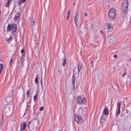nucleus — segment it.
Returning <instances> with one entry per match:
<instances>
[{
  "label": "nucleus",
  "instance_id": "20e7f679",
  "mask_svg": "<svg viewBox=\"0 0 131 131\" xmlns=\"http://www.w3.org/2000/svg\"><path fill=\"white\" fill-rule=\"evenodd\" d=\"M108 16L109 17L111 18L114 19L115 18L114 8H112L110 10L108 13Z\"/></svg>",
  "mask_w": 131,
  "mask_h": 131
},
{
  "label": "nucleus",
  "instance_id": "a19ab883",
  "mask_svg": "<svg viewBox=\"0 0 131 131\" xmlns=\"http://www.w3.org/2000/svg\"><path fill=\"white\" fill-rule=\"evenodd\" d=\"M73 89H74L75 88V85H74V84H73Z\"/></svg>",
  "mask_w": 131,
  "mask_h": 131
},
{
  "label": "nucleus",
  "instance_id": "c03bdc74",
  "mask_svg": "<svg viewBox=\"0 0 131 131\" xmlns=\"http://www.w3.org/2000/svg\"><path fill=\"white\" fill-rule=\"evenodd\" d=\"M9 38L11 40V39H12V37L11 36H10L9 37Z\"/></svg>",
  "mask_w": 131,
  "mask_h": 131
},
{
  "label": "nucleus",
  "instance_id": "393cba45",
  "mask_svg": "<svg viewBox=\"0 0 131 131\" xmlns=\"http://www.w3.org/2000/svg\"><path fill=\"white\" fill-rule=\"evenodd\" d=\"M35 21L32 19L31 21V24L32 25H35V24H34Z\"/></svg>",
  "mask_w": 131,
  "mask_h": 131
},
{
  "label": "nucleus",
  "instance_id": "864d4df0",
  "mask_svg": "<svg viewBox=\"0 0 131 131\" xmlns=\"http://www.w3.org/2000/svg\"><path fill=\"white\" fill-rule=\"evenodd\" d=\"M117 57V56L115 54V58Z\"/></svg>",
  "mask_w": 131,
  "mask_h": 131
},
{
  "label": "nucleus",
  "instance_id": "6e6d98bb",
  "mask_svg": "<svg viewBox=\"0 0 131 131\" xmlns=\"http://www.w3.org/2000/svg\"><path fill=\"white\" fill-rule=\"evenodd\" d=\"M128 118V117H127V118H125V119H126V120H127V119Z\"/></svg>",
  "mask_w": 131,
  "mask_h": 131
},
{
  "label": "nucleus",
  "instance_id": "bb28decb",
  "mask_svg": "<svg viewBox=\"0 0 131 131\" xmlns=\"http://www.w3.org/2000/svg\"><path fill=\"white\" fill-rule=\"evenodd\" d=\"M37 94H35V95L33 97V99H34V101L35 102L36 100L37 99Z\"/></svg>",
  "mask_w": 131,
  "mask_h": 131
},
{
  "label": "nucleus",
  "instance_id": "bf43d9fd",
  "mask_svg": "<svg viewBox=\"0 0 131 131\" xmlns=\"http://www.w3.org/2000/svg\"><path fill=\"white\" fill-rule=\"evenodd\" d=\"M113 57H115V55H114V56H113Z\"/></svg>",
  "mask_w": 131,
  "mask_h": 131
},
{
  "label": "nucleus",
  "instance_id": "e433bc0d",
  "mask_svg": "<svg viewBox=\"0 0 131 131\" xmlns=\"http://www.w3.org/2000/svg\"><path fill=\"white\" fill-rule=\"evenodd\" d=\"M21 52L22 53H24L25 51L23 49H22L21 50Z\"/></svg>",
  "mask_w": 131,
  "mask_h": 131
},
{
  "label": "nucleus",
  "instance_id": "6e6552de",
  "mask_svg": "<svg viewBox=\"0 0 131 131\" xmlns=\"http://www.w3.org/2000/svg\"><path fill=\"white\" fill-rule=\"evenodd\" d=\"M82 66V62H79L78 65V74H79L80 71L81 70Z\"/></svg>",
  "mask_w": 131,
  "mask_h": 131
},
{
  "label": "nucleus",
  "instance_id": "423d86ee",
  "mask_svg": "<svg viewBox=\"0 0 131 131\" xmlns=\"http://www.w3.org/2000/svg\"><path fill=\"white\" fill-rule=\"evenodd\" d=\"M107 118V116L102 114L100 118V122L101 124H103L106 121Z\"/></svg>",
  "mask_w": 131,
  "mask_h": 131
},
{
  "label": "nucleus",
  "instance_id": "9b49d317",
  "mask_svg": "<svg viewBox=\"0 0 131 131\" xmlns=\"http://www.w3.org/2000/svg\"><path fill=\"white\" fill-rule=\"evenodd\" d=\"M122 88V87L121 85L119 86L118 84H116L115 85V88L116 90L119 92H120L121 91Z\"/></svg>",
  "mask_w": 131,
  "mask_h": 131
},
{
  "label": "nucleus",
  "instance_id": "7c9ffc66",
  "mask_svg": "<svg viewBox=\"0 0 131 131\" xmlns=\"http://www.w3.org/2000/svg\"><path fill=\"white\" fill-rule=\"evenodd\" d=\"M44 107L43 106H42L40 107L39 110L40 111H42L43 110V109Z\"/></svg>",
  "mask_w": 131,
  "mask_h": 131
},
{
  "label": "nucleus",
  "instance_id": "09e8293b",
  "mask_svg": "<svg viewBox=\"0 0 131 131\" xmlns=\"http://www.w3.org/2000/svg\"><path fill=\"white\" fill-rule=\"evenodd\" d=\"M27 99L29 97V95H28V94H27Z\"/></svg>",
  "mask_w": 131,
  "mask_h": 131
},
{
  "label": "nucleus",
  "instance_id": "79ce46f5",
  "mask_svg": "<svg viewBox=\"0 0 131 131\" xmlns=\"http://www.w3.org/2000/svg\"><path fill=\"white\" fill-rule=\"evenodd\" d=\"M86 16H88V14L86 12L85 13V14H84Z\"/></svg>",
  "mask_w": 131,
  "mask_h": 131
},
{
  "label": "nucleus",
  "instance_id": "b1692460",
  "mask_svg": "<svg viewBox=\"0 0 131 131\" xmlns=\"http://www.w3.org/2000/svg\"><path fill=\"white\" fill-rule=\"evenodd\" d=\"M31 123V121H30L28 123V124H27V127H28V128L29 129V131H32V130L30 129V126H29L30 124Z\"/></svg>",
  "mask_w": 131,
  "mask_h": 131
},
{
  "label": "nucleus",
  "instance_id": "58836bf2",
  "mask_svg": "<svg viewBox=\"0 0 131 131\" xmlns=\"http://www.w3.org/2000/svg\"><path fill=\"white\" fill-rule=\"evenodd\" d=\"M70 15H68V16H67V18L66 19L67 20H68L69 19L70 17Z\"/></svg>",
  "mask_w": 131,
  "mask_h": 131
},
{
  "label": "nucleus",
  "instance_id": "c85d7f7f",
  "mask_svg": "<svg viewBox=\"0 0 131 131\" xmlns=\"http://www.w3.org/2000/svg\"><path fill=\"white\" fill-rule=\"evenodd\" d=\"M9 4H10V3L7 2V3L5 5V6L6 7H7L8 8H9Z\"/></svg>",
  "mask_w": 131,
  "mask_h": 131
},
{
  "label": "nucleus",
  "instance_id": "8fccbe9b",
  "mask_svg": "<svg viewBox=\"0 0 131 131\" xmlns=\"http://www.w3.org/2000/svg\"><path fill=\"white\" fill-rule=\"evenodd\" d=\"M2 118L3 121V115H2Z\"/></svg>",
  "mask_w": 131,
  "mask_h": 131
},
{
  "label": "nucleus",
  "instance_id": "de8ad7c7",
  "mask_svg": "<svg viewBox=\"0 0 131 131\" xmlns=\"http://www.w3.org/2000/svg\"><path fill=\"white\" fill-rule=\"evenodd\" d=\"M12 60L13 59H11L10 60V62H12Z\"/></svg>",
  "mask_w": 131,
  "mask_h": 131
},
{
  "label": "nucleus",
  "instance_id": "412c9836",
  "mask_svg": "<svg viewBox=\"0 0 131 131\" xmlns=\"http://www.w3.org/2000/svg\"><path fill=\"white\" fill-rule=\"evenodd\" d=\"M26 0H21L19 2V4H18V5L19 4V6H20L21 5V4L23 3H24L26 1Z\"/></svg>",
  "mask_w": 131,
  "mask_h": 131
},
{
  "label": "nucleus",
  "instance_id": "ddd939ff",
  "mask_svg": "<svg viewBox=\"0 0 131 131\" xmlns=\"http://www.w3.org/2000/svg\"><path fill=\"white\" fill-rule=\"evenodd\" d=\"M81 103H80V104H83L85 103L86 102V98L85 97H83L82 98H81Z\"/></svg>",
  "mask_w": 131,
  "mask_h": 131
},
{
  "label": "nucleus",
  "instance_id": "f3484780",
  "mask_svg": "<svg viewBox=\"0 0 131 131\" xmlns=\"http://www.w3.org/2000/svg\"><path fill=\"white\" fill-rule=\"evenodd\" d=\"M20 16V13L18 12H17L15 14L14 19H16Z\"/></svg>",
  "mask_w": 131,
  "mask_h": 131
},
{
  "label": "nucleus",
  "instance_id": "9d476101",
  "mask_svg": "<svg viewBox=\"0 0 131 131\" xmlns=\"http://www.w3.org/2000/svg\"><path fill=\"white\" fill-rule=\"evenodd\" d=\"M76 68H74L73 69V74L72 76V84H74L75 83V78L74 75V73L75 72V69H76Z\"/></svg>",
  "mask_w": 131,
  "mask_h": 131
},
{
  "label": "nucleus",
  "instance_id": "5701e85b",
  "mask_svg": "<svg viewBox=\"0 0 131 131\" xmlns=\"http://www.w3.org/2000/svg\"><path fill=\"white\" fill-rule=\"evenodd\" d=\"M66 58H63V62L62 63V65L63 66H65V64L66 63Z\"/></svg>",
  "mask_w": 131,
  "mask_h": 131
},
{
  "label": "nucleus",
  "instance_id": "a878e982",
  "mask_svg": "<svg viewBox=\"0 0 131 131\" xmlns=\"http://www.w3.org/2000/svg\"><path fill=\"white\" fill-rule=\"evenodd\" d=\"M63 70L59 68L58 69V71L59 73L61 74H62V72L63 71Z\"/></svg>",
  "mask_w": 131,
  "mask_h": 131
},
{
  "label": "nucleus",
  "instance_id": "39448f33",
  "mask_svg": "<svg viewBox=\"0 0 131 131\" xmlns=\"http://www.w3.org/2000/svg\"><path fill=\"white\" fill-rule=\"evenodd\" d=\"M126 76V78H127V80L126 81V83L128 81L130 82L131 81V76L129 74H127L126 73H124L123 74L122 77L123 78Z\"/></svg>",
  "mask_w": 131,
  "mask_h": 131
},
{
  "label": "nucleus",
  "instance_id": "49530a36",
  "mask_svg": "<svg viewBox=\"0 0 131 131\" xmlns=\"http://www.w3.org/2000/svg\"><path fill=\"white\" fill-rule=\"evenodd\" d=\"M25 56H23L22 55V59L24 58H25Z\"/></svg>",
  "mask_w": 131,
  "mask_h": 131
},
{
  "label": "nucleus",
  "instance_id": "4468645a",
  "mask_svg": "<svg viewBox=\"0 0 131 131\" xmlns=\"http://www.w3.org/2000/svg\"><path fill=\"white\" fill-rule=\"evenodd\" d=\"M20 125L21 126L20 128L23 130H25L26 127V124L25 122H24L23 124V126H21V124H20Z\"/></svg>",
  "mask_w": 131,
  "mask_h": 131
},
{
  "label": "nucleus",
  "instance_id": "f704fd0d",
  "mask_svg": "<svg viewBox=\"0 0 131 131\" xmlns=\"http://www.w3.org/2000/svg\"><path fill=\"white\" fill-rule=\"evenodd\" d=\"M30 102H29V105H28V102H27V107H26V108L28 107H29L30 106Z\"/></svg>",
  "mask_w": 131,
  "mask_h": 131
},
{
  "label": "nucleus",
  "instance_id": "6ab92c4d",
  "mask_svg": "<svg viewBox=\"0 0 131 131\" xmlns=\"http://www.w3.org/2000/svg\"><path fill=\"white\" fill-rule=\"evenodd\" d=\"M120 113V108H117L116 113H115L116 115L117 116Z\"/></svg>",
  "mask_w": 131,
  "mask_h": 131
},
{
  "label": "nucleus",
  "instance_id": "c9c22d12",
  "mask_svg": "<svg viewBox=\"0 0 131 131\" xmlns=\"http://www.w3.org/2000/svg\"><path fill=\"white\" fill-rule=\"evenodd\" d=\"M100 33H101L102 34V35H103L104 34H103V33L102 30H100Z\"/></svg>",
  "mask_w": 131,
  "mask_h": 131
},
{
  "label": "nucleus",
  "instance_id": "603ef678",
  "mask_svg": "<svg viewBox=\"0 0 131 131\" xmlns=\"http://www.w3.org/2000/svg\"><path fill=\"white\" fill-rule=\"evenodd\" d=\"M23 130L22 129L20 128V131H22Z\"/></svg>",
  "mask_w": 131,
  "mask_h": 131
},
{
  "label": "nucleus",
  "instance_id": "37998d69",
  "mask_svg": "<svg viewBox=\"0 0 131 131\" xmlns=\"http://www.w3.org/2000/svg\"><path fill=\"white\" fill-rule=\"evenodd\" d=\"M129 112V111L128 110H126V113H128Z\"/></svg>",
  "mask_w": 131,
  "mask_h": 131
},
{
  "label": "nucleus",
  "instance_id": "a211bd4d",
  "mask_svg": "<svg viewBox=\"0 0 131 131\" xmlns=\"http://www.w3.org/2000/svg\"><path fill=\"white\" fill-rule=\"evenodd\" d=\"M82 97L81 96H78V98L77 100V102L78 104H80V103H81V100Z\"/></svg>",
  "mask_w": 131,
  "mask_h": 131
},
{
  "label": "nucleus",
  "instance_id": "cd10ccee",
  "mask_svg": "<svg viewBox=\"0 0 131 131\" xmlns=\"http://www.w3.org/2000/svg\"><path fill=\"white\" fill-rule=\"evenodd\" d=\"M38 77H36L35 79V82L36 84H37V83H38Z\"/></svg>",
  "mask_w": 131,
  "mask_h": 131
},
{
  "label": "nucleus",
  "instance_id": "4d7b16f0",
  "mask_svg": "<svg viewBox=\"0 0 131 131\" xmlns=\"http://www.w3.org/2000/svg\"><path fill=\"white\" fill-rule=\"evenodd\" d=\"M73 4L74 5L75 4V3L74 2V3H73Z\"/></svg>",
  "mask_w": 131,
  "mask_h": 131
},
{
  "label": "nucleus",
  "instance_id": "dca6fc26",
  "mask_svg": "<svg viewBox=\"0 0 131 131\" xmlns=\"http://www.w3.org/2000/svg\"><path fill=\"white\" fill-rule=\"evenodd\" d=\"M31 127L33 131H37V127H36V126L35 125L33 126V124H31Z\"/></svg>",
  "mask_w": 131,
  "mask_h": 131
},
{
  "label": "nucleus",
  "instance_id": "2eb2a0df",
  "mask_svg": "<svg viewBox=\"0 0 131 131\" xmlns=\"http://www.w3.org/2000/svg\"><path fill=\"white\" fill-rule=\"evenodd\" d=\"M122 104V101H118L117 104V108H120Z\"/></svg>",
  "mask_w": 131,
  "mask_h": 131
},
{
  "label": "nucleus",
  "instance_id": "f03ea898",
  "mask_svg": "<svg viewBox=\"0 0 131 131\" xmlns=\"http://www.w3.org/2000/svg\"><path fill=\"white\" fill-rule=\"evenodd\" d=\"M128 0H123L122 4V8L123 13L126 14L128 12Z\"/></svg>",
  "mask_w": 131,
  "mask_h": 131
},
{
  "label": "nucleus",
  "instance_id": "f257e3e1",
  "mask_svg": "<svg viewBox=\"0 0 131 131\" xmlns=\"http://www.w3.org/2000/svg\"><path fill=\"white\" fill-rule=\"evenodd\" d=\"M17 30L16 25L14 23L12 24H8L7 26V31L8 32L10 31H12L11 33L13 36L14 35V33L16 32Z\"/></svg>",
  "mask_w": 131,
  "mask_h": 131
},
{
  "label": "nucleus",
  "instance_id": "c756f323",
  "mask_svg": "<svg viewBox=\"0 0 131 131\" xmlns=\"http://www.w3.org/2000/svg\"><path fill=\"white\" fill-rule=\"evenodd\" d=\"M28 94L29 95H30V89L28 90L27 91L26 94Z\"/></svg>",
  "mask_w": 131,
  "mask_h": 131
},
{
  "label": "nucleus",
  "instance_id": "7ed1b4c3",
  "mask_svg": "<svg viewBox=\"0 0 131 131\" xmlns=\"http://www.w3.org/2000/svg\"><path fill=\"white\" fill-rule=\"evenodd\" d=\"M74 120L77 124L81 125L83 122V120L81 116L79 115H75Z\"/></svg>",
  "mask_w": 131,
  "mask_h": 131
},
{
  "label": "nucleus",
  "instance_id": "0e129e2a",
  "mask_svg": "<svg viewBox=\"0 0 131 131\" xmlns=\"http://www.w3.org/2000/svg\"><path fill=\"white\" fill-rule=\"evenodd\" d=\"M77 74V73H75V74Z\"/></svg>",
  "mask_w": 131,
  "mask_h": 131
},
{
  "label": "nucleus",
  "instance_id": "4c0bfd02",
  "mask_svg": "<svg viewBox=\"0 0 131 131\" xmlns=\"http://www.w3.org/2000/svg\"><path fill=\"white\" fill-rule=\"evenodd\" d=\"M124 115V114H123V113H122L121 114V117H122Z\"/></svg>",
  "mask_w": 131,
  "mask_h": 131
},
{
  "label": "nucleus",
  "instance_id": "aec40b11",
  "mask_svg": "<svg viewBox=\"0 0 131 131\" xmlns=\"http://www.w3.org/2000/svg\"><path fill=\"white\" fill-rule=\"evenodd\" d=\"M106 26H107L108 29H109L111 28V26L109 23H106Z\"/></svg>",
  "mask_w": 131,
  "mask_h": 131
},
{
  "label": "nucleus",
  "instance_id": "72a5a7b5",
  "mask_svg": "<svg viewBox=\"0 0 131 131\" xmlns=\"http://www.w3.org/2000/svg\"><path fill=\"white\" fill-rule=\"evenodd\" d=\"M12 0H7V2L10 4L12 2Z\"/></svg>",
  "mask_w": 131,
  "mask_h": 131
},
{
  "label": "nucleus",
  "instance_id": "680f3d73",
  "mask_svg": "<svg viewBox=\"0 0 131 131\" xmlns=\"http://www.w3.org/2000/svg\"><path fill=\"white\" fill-rule=\"evenodd\" d=\"M25 113H26V112H25V113H24V114H25Z\"/></svg>",
  "mask_w": 131,
  "mask_h": 131
},
{
  "label": "nucleus",
  "instance_id": "e2e57ef3",
  "mask_svg": "<svg viewBox=\"0 0 131 131\" xmlns=\"http://www.w3.org/2000/svg\"><path fill=\"white\" fill-rule=\"evenodd\" d=\"M58 131H60V130H58Z\"/></svg>",
  "mask_w": 131,
  "mask_h": 131
},
{
  "label": "nucleus",
  "instance_id": "f8f14e48",
  "mask_svg": "<svg viewBox=\"0 0 131 131\" xmlns=\"http://www.w3.org/2000/svg\"><path fill=\"white\" fill-rule=\"evenodd\" d=\"M39 123V121L38 119H34L32 122V124L33 125V126L37 125Z\"/></svg>",
  "mask_w": 131,
  "mask_h": 131
},
{
  "label": "nucleus",
  "instance_id": "5fc2aeb1",
  "mask_svg": "<svg viewBox=\"0 0 131 131\" xmlns=\"http://www.w3.org/2000/svg\"><path fill=\"white\" fill-rule=\"evenodd\" d=\"M22 55L24 56H25V53H24Z\"/></svg>",
  "mask_w": 131,
  "mask_h": 131
},
{
  "label": "nucleus",
  "instance_id": "2f4dec72",
  "mask_svg": "<svg viewBox=\"0 0 131 131\" xmlns=\"http://www.w3.org/2000/svg\"><path fill=\"white\" fill-rule=\"evenodd\" d=\"M40 82L41 83V85L42 86V77L40 80Z\"/></svg>",
  "mask_w": 131,
  "mask_h": 131
},
{
  "label": "nucleus",
  "instance_id": "473e14b6",
  "mask_svg": "<svg viewBox=\"0 0 131 131\" xmlns=\"http://www.w3.org/2000/svg\"><path fill=\"white\" fill-rule=\"evenodd\" d=\"M6 40L7 41H10V42L11 41V40L9 38L8 39L7 38H6Z\"/></svg>",
  "mask_w": 131,
  "mask_h": 131
},
{
  "label": "nucleus",
  "instance_id": "13d9d810",
  "mask_svg": "<svg viewBox=\"0 0 131 131\" xmlns=\"http://www.w3.org/2000/svg\"><path fill=\"white\" fill-rule=\"evenodd\" d=\"M116 13H115V17H116Z\"/></svg>",
  "mask_w": 131,
  "mask_h": 131
},
{
  "label": "nucleus",
  "instance_id": "ea45409f",
  "mask_svg": "<svg viewBox=\"0 0 131 131\" xmlns=\"http://www.w3.org/2000/svg\"><path fill=\"white\" fill-rule=\"evenodd\" d=\"M70 11H68V15H70Z\"/></svg>",
  "mask_w": 131,
  "mask_h": 131
},
{
  "label": "nucleus",
  "instance_id": "1a4fd4ad",
  "mask_svg": "<svg viewBox=\"0 0 131 131\" xmlns=\"http://www.w3.org/2000/svg\"><path fill=\"white\" fill-rule=\"evenodd\" d=\"M109 114V111L107 108H106L103 111V114H104L105 116L108 115Z\"/></svg>",
  "mask_w": 131,
  "mask_h": 131
},
{
  "label": "nucleus",
  "instance_id": "4be33fe9",
  "mask_svg": "<svg viewBox=\"0 0 131 131\" xmlns=\"http://www.w3.org/2000/svg\"><path fill=\"white\" fill-rule=\"evenodd\" d=\"M3 69V65L1 63L0 64V74L2 72V70Z\"/></svg>",
  "mask_w": 131,
  "mask_h": 131
},
{
  "label": "nucleus",
  "instance_id": "0eeeda50",
  "mask_svg": "<svg viewBox=\"0 0 131 131\" xmlns=\"http://www.w3.org/2000/svg\"><path fill=\"white\" fill-rule=\"evenodd\" d=\"M78 12V10H77V11L76 14L74 18V22H75L76 26H77V23L79 18V14Z\"/></svg>",
  "mask_w": 131,
  "mask_h": 131
},
{
  "label": "nucleus",
  "instance_id": "a18cd8bd",
  "mask_svg": "<svg viewBox=\"0 0 131 131\" xmlns=\"http://www.w3.org/2000/svg\"><path fill=\"white\" fill-rule=\"evenodd\" d=\"M91 64H92V66H93V62L92 61H91Z\"/></svg>",
  "mask_w": 131,
  "mask_h": 131
},
{
  "label": "nucleus",
  "instance_id": "052dcab7",
  "mask_svg": "<svg viewBox=\"0 0 131 131\" xmlns=\"http://www.w3.org/2000/svg\"><path fill=\"white\" fill-rule=\"evenodd\" d=\"M114 125V123H113V126Z\"/></svg>",
  "mask_w": 131,
  "mask_h": 131
},
{
  "label": "nucleus",
  "instance_id": "3c124183",
  "mask_svg": "<svg viewBox=\"0 0 131 131\" xmlns=\"http://www.w3.org/2000/svg\"><path fill=\"white\" fill-rule=\"evenodd\" d=\"M11 63H12V62H10L9 63V64L10 65V66H12V65H11Z\"/></svg>",
  "mask_w": 131,
  "mask_h": 131
}]
</instances>
